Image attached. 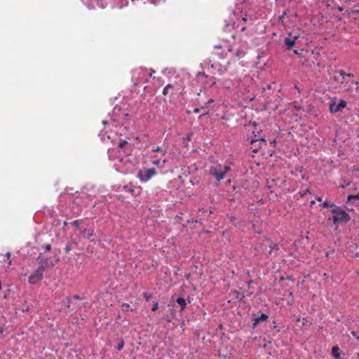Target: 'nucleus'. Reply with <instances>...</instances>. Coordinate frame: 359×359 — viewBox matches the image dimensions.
<instances>
[{
	"label": "nucleus",
	"instance_id": "obj_1",
	"mask_svg": "<svg viewBox=\"0 0 359 359\" xmlns=\"http://www.w3.org/2000/svg\"><path fill=\"white\" fill-rule=\"evenodd\" d=\"M337 73L339 76H334L333 79L340 83V87L349 93H357L359 83L353 79V74L346 73L342 69L339 70Z\"/></svg>",
	"mask_w": 359,
	"mask_h": 359
},
{
	"label": "nucleus",
	"instance_id": "obj_50",
	"mask_svg": "<svg viewBox=\"0 0 359 359\" xmlns=\"http://www.w3.org/2000/svg\"><path fill=\"white\" fill-rule=\"evenodd\" d=\"M130 191L131 192H133V191H134V190H133V189H130Z\"/></svg>",
	"mask_w": 359,
	"mask_h": 359
},
{
	"label": "nucleus",
	"instance_id": "obj_35",
	"mask_svg": "<svg viewBox=\"0 0 359 359\" xmlns=\"http://www.w3.org/2000/svg\"><path fill=\"white\" fill-rule=\"evenodd\" d=\"M201 111V109L199 108H196L194 109V113H199Z\"/></svg>",
	"mask_w": 359,
	"mask_h": 359
},
{
	"label": "nucleus",
	"instance_id": "obj_39",
	"mask_svg": "<svg viewBox=\"0 0 359 359\" xmlns=\"http://www.w3.org/2000/svg\"><path fill=\"white\" fill-rule=\"evenodd\" d=\"M73 298H74V299H80L79 296V295H77V294H74V295L73 296Z\"/></svg>",
	"mask_w": 359,
	"mask_h": 359
},
{
	"label": "nucleus",
	"instance_id": "obj_45",
	"mask_svg": "<svg viewBox=\"0 0 359 359\" xmlns=\"http://www.w3.org/2000/svg\"><path fill=\"white\" fill-rule=\"evenodd\" d=\"M255 147H256V149H254L253 151H257V145H255Z\"/></svg>",
	"mask_w": 359,
	"mask_h": 359
},
{
	"label": "nucleus",
	"instance_id": "obj_8",
	"mask_svg": "<svg viewBox=\"0 0 359 359\" xmlns=\"http://www.w3.org/2000/svg\"><path fill=\"white\" fill-rule=\"evenodd\" d=\"M346 102L341 100L338 104H336V98L334 97L329 104V109L331 113H337L341 111L346 107Z\"/></svg>",
	"mask_w": 359,
	"mask_h": 359
},
{
	"label": "nucleus",
	"instance_id": "obj_33",
	"mask_svg": "<svg viewBox=\"0 0 359 359\" xmlns=\"http://www.w3.org/2000/svg\"><path fill=\"white\" fill-rule=\"evenodd\" d=\"M350 184H351V182H346H346H344V184H342V185L341 186V188L347 187H348Z\"/></svg>",
	"mask_w": 359,
	"mask_h": 359
},
{
	"label": "nucleus",
	"instance_id": "obj_48",
	"mask_svg": "<svg viewBox=\"0 0 359 359\" xmlns=\"http://www.w3.org/2000/svg\"><path fill=\"white\" fill-rule=\"evenodd\" d=\"M339 11H342V10H343V8H342L341 7H339Z\"/></svg>",
	"mask_w": 359,
	"mask_h": 359
},
{
	"label": "nucleus",
	"instance_id": "obj_31",
	"mask_svg": "<svg viewBox=\"0 0 359 359\" xmlns=\"http://www.w3.org/2000/svg\"><path fill=\"white\" fill-rule=\"evenodd\" d=\"M73 226H74L77 229L79 228V220H74L72 222Z\"/></svg>",
	"mask_w": 359,
	"mask_h": 359
},
{
	"label": "nucleus",
	"instance_id": "obj_38",
	"mask_svg": "<svg viewBox=\"0 0 359 359\" xmlns=\"http://www.w3.org/2000/svg\"><path fill=\"white\" fill-rule=\"evenodd\" d=\"M4 327H0V335L4 333Z\"/></svg>",
	"mask_w": 359,
	"mask_h": 359
},
{
	"label": "nucleus",
	"instance_id": "obj_2",
	"mask_svg": "<svg viewBox=\"0 0 359 359\" xmlns=\"http://www.w3.org/2000/svg\"><path fill=\"white\" fill-rule=\"evenodd\" d=\"M230 170V167L222 164H215L210 166L209 173L213 176L217 182L223 180L226 172Z\"/></svg>",
	"mask_w": 359,
	"mask_h": 359
},
{
	"label": "nucleus",
	"instance_id": "obj_34",
	"mask_svg": "<svg viewBox=\"0 0 359 359\" xmlns=\"http://www.w3.org/2000/svg\"><path fill=\"white\" fill-rule=\"evenodd\" d=\"M4 318L3 315H0V325H4V323L3 322Z\"/></svg>",
	"mask_w": 359,
	"mask_h": 359
},
{
	"label": "nucleus",
	"instance_id": "obj_19",
	"mask_svg": "<svg viewBox=\"0 0 359 359\" xmlns=\"http://www.w3.org/2000/svg\"><path fill=\"white\" fill-rule=\"evenodd\" d=\"M320 206H322L323 208H327L329 207L334 208V206H337V205L334 203H331L328 201H325L320 205Z\"/></svg>",
	"mask_w": 359,
	"mask_h": 359
},
{
	"label": "nucleus",
	"instance_id": "obj_21",
	"mask_svg": "<svg viewBox=\"0 0 359 359\" xmlns=\"http://www.w3.org/2000/svg\"><path fill=\"white\" fill-rule=\"evenodd\" d=\"M152 151L154 152H159L161 154V155L164 156L165 154V151H164L161 147H154Z\"/></svg>",
	"mask_w": 359,
	"mask_h": 359
},
{
	"label": "nucleus",
	"instance_id": "obj_9",
	"mask_svg": "<svg viewBox=\"0 0 359 359\" xmlns=\"http://www.w3.org/2000/svg\"><path fill=\"white\" fill-rule=\"evenodd\" d=\"M44 271L45 269L39 266L29 277V283L30 284H35L39 280H41L43 278Z\"/></svg>",
	"mask_w": 359,
	"mask_h": 359
},
{
	"label": "nucleus",
	"instance_id": "obj_41",
	"mask_svg": "<svg viewBox=\"0 0 359 359\" xmlns=\"http://www.w3.org/2000/svg\"><path fill=\"white\" fill-rule=\"evenodd\" d=\"M316 200H317L318 201H323V198H322V197L318 196V197H317V198H316Z\"/></svg>",
	"mask_w": 359,
	"mask_h": 359
},
{
	"label": "nucleus",
	"instance_id": "obj_36",
	"mask_svg": "<svg viewBox=\"0 0 359 359\" xmlns=\"http://www.w3.org/2000/svg\"><path fill=\"white\" fill-rule=\"evenodd\" d=\"M351 334H352V335H353V337H355L356 339H359V336H357V335H356V333H355V332H351Z\"/></svg>",
	"mask_w": 359,
	"mask_h": 359
},
{
	"label": "nucleus",
	"instance_id": "obj_20",
	"mask_svg": "<svg viewBox=\"0 0 359 359\" xmlns=\"http://www.w3.org/2000/svg\"><path fill=\"white\" fill-rule=\"evenodd\" d=\"M83 233V236L88 239H90V237L93 235V231H88L86 229H84Z\"/></svg>",
	"mask_w": 359,
	"mask_h": 359
},
{
	"label": "nucleus",
	"instance_id": "obj_16",
	"mask_svg": "<svg viewBox=\"0 0 359 359\" xmlns=\"http://www.w3.org/2000/svg\"><path fill=\"white\" fill-rule=\"evenodd\" d=\"M177 303L181 306V310H184L187 306L186 301L182 297H178L176 299Z\"/></svg>",
	"mask_w": 359,
	"mask_h": 359
},
{
	"label": "nucleus",
	"instance_id": "obj_25",
	"mask_svg": "<svg viewBox=\"0 0 359 359\" xmlns=\"http://www.w3.org/2000/svg\"><path fill=\"white\" fill-rule=\"evenodd\" d=\"M63 305L69 308L70 306V299L69 298H67L65 300H64Z\"/></svg>",
	"mask_w": 359,
	"mask_h": 359
},
{
	"label": "nucleus",
	"instance_id": "obj_11",
	"mask_svg": "<svg viewBox=\"0 0 359 359\" xmlns=\"http://www.w3.org/2000/svg\"><path fill=\"white\" fill-rule=\"evenodd\" d=\"M359 200V192L355 195H348L346 201V208L348 210H353L352 206L355 203V201Z\"/></svg>",
	"mask_w": 359,
	"mask_h": 359
},
{
	"label": "nucleus",
	"instance_id": "obj_3",
	"mask_svg": "<svg viewBox=\"0 0 359 359\" xmlns=\"http://www.w3.org/2000/svg\"><path fill=\"white\" fill-rule=\"evenodd\" d=\"M154 71H151L149 73V76H151L152 73ZM147 69L142 67L134 69L132 71V81L135 86H137L141 82L147 81Z\"/></svg>",
	"mask_w": 359,
	"mask_h": 359
},
{
	"label": "nucleus",
	"instance_id": "obj_17",
	"mask_svg": "<svg viewBox=\"0 0 359 359\" xmlns=\"http://www.w3.org/2000/svg\"><path fill=\"white\" fill-rule=\"evenodd\" d=\"M245 53L243 50H242L241 48H239L238 49L235 54H234V57L236 60H239L240 58H241L242 57H243L245 55Z\"/></svg>",
	"mask_w": 359,
	"mask_h": 359
},
{
	"label": "nucleus",
	"instance_id": "obj_4",
	"mask_svg": "<svg viewBox=\"0 0 359 359\" xmlns=\"http://www.w3.org/2000/svg\"><path fill=\"white\" fill-rule=\"evenodd\" d=\"M331 212L333 215V222L335 224L340 223L346 224L351 219L350 215L339 206H334V208H332Z\"/></svg>",
	"mask_w": 359,
	"mask_h": 359
},
{
	"label": "nucleus",
	"instance_id": "obj_24",
	"mask_svg": "<svg viewBox=\"0 0 359 359\" xmlns=\"http://www.w3.org/2000/svg\"><path fill=\"white\" fill-rule=\"evenodd\" d=\"M144 297L145 298L146 301L148 302L151 299L152 296H151V294L145 292V293H144Z\"/></svg>",
	"mask_w": 359,
	"mask_h": 359
},
{
	"label": "nucleus",
	"instance_id": "obj_18",
	"mask_svg": "<svg viewBox=\"0 0 359 359\" xmlns=\"http://www.w3.org/2000/svg\"><path fill=\"white\" fill-rule=\"evenodd\" d=\"M173 88V86L171 84H168L163 90V94L164 95H167L170 90Z\"/></svg>",
	"mask_w": 359,
	"mask_h": 359
},
{
	"label": "nucleus",
	"instance_id": "obj_15",
	"mask_svg": "<svg viewBox=\"0 0 359 359\" xmlns=\"http://www.w3.org/2000/svg\"><path fill=\"white\" fill-rule=\"evenodd\" d=\"M332 354L333 355L334 359H340V349L338 346H333L332 348Z\"/></svg>",
	"mask_w": 359,
	"mask_h": 359
},
{
	"label": "nucleus",
	"instance_id": "obj_5",
	"mask_svg": "<svg viewBox=\"0 0 359 359\" xmlns=\"http://www.w3.org/2000/svg\"><path fill=\"white\" fill-rule=\"evenodd\" d=\"M59 259L56 257H48L47 256L40 253L38 257V262L39 266L46 270L47 268H50L53 266L56 263H57Z\"/></svg>",
	"mask_w": 359,
	"mask_h": 359
},
{
	"label": "nucleus",
	"instance_id": "obj_40",
	"mask_svg": "<svg viewBox=\"0 0 359 359\" xmlns=\"http://www.w3.org/2000/svg\"><path fill=\"white\" fill-rule=\"evenodd\" d=\"M6 257H7L8 259H10V257H11V253H10V252H6Z\"/></svg>",
	"mask_w": 359,
	"mask_h": 359
},
{
	"label": "nucleus",
	"instance_id": "obj_29",
	"mask_svg": "<svg viewBox=\"0 0 359 359\" xmlns=\"http://www.w3.org/2000/svg\"><path fill=\"white\" fill-rule=\"evenodd\" d=\"M158 309V302H154L153 306L151 308V310L153 311H156Z\"/></svg>",
	"mask_w": 359,
	"mask_h": 359
},
{
	"label": "nucleus",
	"instance_id": "obj_12",
	"mask_svg": "<svg viewBox=\"0 0 359 359\" xmlns=\"http://www.w3.org/2000/svg\"><path fill=\"white\" fill-rule=\"evenodd\" d=\"M299 39V36L295 35L293 36L292 39L291 38H285V46H287V48L288 50H291L294 44H295V41Z\"/></svg>",
	"mask_w": 359,
	"mask_h": 359
},
{
	"label": "nucleus",
	"instance_id": "obj_23",
	"mask_svg": "<svg viewBox=\"0 0 359 359\" xmlns=\"http://www.w3.org/2000/svg\"><path fill=\"white\" fill-rule=\"evenodd\" d=\"M128 144V142L126 140H122L118 143V148L122 149L123 148L126 144Z\"/></svg>",
	"mask_w": 359,
	"mask_h": 359
},
{
	"label": "nucleus",
	"instance_id": "obj_46",
	"mask_svg": "<svg viewBox=\"0 0 359 359\" xmlns=\"http://www.w3.org/2000/svg\"><path fill=\"white\" fill-rule=\"evenodd\" d=\"M314 203H315V201H311V205L314 204Z\"/></svg>",
	"mask_w": 359,
	"mask_h": 359
},
{
	"label": "nucleus",
	"instance_id": "obj_52",
	"mask_svg": "<svg viewBox=\"0 0 359 359\" xmlns=\"http://www.w3.org/2000/svg\"><path fill=\"white\" fill-rule=\"evenodd\" d=\"M349 1V0H344V1H345V2H347V1Z\"/></svg>",
	"mask_w": 359,
	"mask_h": 359
},
{
	"label": "nucleus",
	"instance_id": "obj_49",
	"mask_svg": "<svg viewBox=\"0 0 359 359\" xmlns=\"http://www.w3.org/2000/svg\"><path fill=\"white\" fill-rule=\"evenodd\" d=\"M305 194H301V197H303L304 196Z\"/></svg>",
	"mask_w": 359,
	"mask_h": 359
},
{
	"label": "nucleus",
	"instance_id": "obj_7",
	"mask_svg": "<svg viewBox=\"0 0 359 359\" xmlns=\"http://www.w3.org/2000/svg\"><path fill=\"white\" fill-rule=\"evenodd\" d=\"M264 245L269 247V250L266 248L265 249V254L267 256L274 257L277 255V252L278 251L279 248L276 243H273L269 239H265Z\"/></svg>",
	"mask_w": 359,
	"mask_h": 359
},
{
	"label": "nucleus",
	"instance_id": "obj_26",
	"mask_svg": "<svg viewBox=\"0 0 359 359\" xmlns=\"http://www.w3.org/2000/svg\"><path fill=\"white\" fill-rule=\"evenodd\" d=\"M124 346V341L122 340L118 344V346H117V349L118 351H121Z\"/></svg>",
	"mask_w": 359,
	"mask_h": 359
},
{
	"label": "nucleus",
	"instance_id": "obj_30",
	"mask_svg": "<svg viewBox=\"0 0 359 359\" xmlns=\"http://www.w3.org/2000/svg\"><path fill=\"white\" fill-rule=\"evenodd\" d=\"M43 248L46 252H48L51 250V245L50 244H46Z\"/></svg>",
	"mask_w": 359,
	"mask_h": 359
},
{
	"label": "nucleus",
	"instance_id": "obj_10",
	"mask_svg": "<svg viewBox=\"0 0 359 359\" xmlns=\"http://www.w3.org/2000/svg\"><path fill=\"white\" fill-rule=\"evenodd\" d=\"M196 79H197V81L201 83H203V84H206L208 83V79H210V85L211 86H213L216 83V81H215V79L213 78V77H210L209 78V76L205 74L204 72H198L197 74H196Z\"/></svg>",
	"mask_w": 359,
	"mask_h": 359
},
{
	"label": "nucleus",
	"instance_id": "obj_51",
	"mask_svg": "<svg viewBox=\"0 0 359 359\" xmlns=\"http://www.w3.org/2000/svg\"><path fill=\"white\" fill-rule=\"evenodd\" d=\"M297 322L300 321V318H297Z\"/></svg>",
	"mask_w": 359,
	"mask_h": 359
},
{
	"label": "nucleus",
	"instance_id": "obj_14",
	"mask_svg": "<svg viewBox=\"0 0 359 359\" xmlns=\"http://www.w3.org/2000/svg\"><path fill=\"white\" fill-rule=\"evenodd\" d=\"M268 318V315L265 313H262L260 316L255 318L253 320V327H256L259 323L266 321Z\"/></svg>",
	"mask_w": 359,
	"mask_h": 359
},
{
	"label": "nucleus",
	"instance_id": "obj_47",
	"mask_svg": "<svg viewBox=\"0 0 359 359\" xmlns=\"http://www.w3.org/2000/svg\"><path fill=\"white\" fill-rule=\"evenodd\" d=\"M1 281L0 280V290H1Z\"/></svg>",
	"mask_w": 359,
	"mask_h": 359
},
{
	"label": "nucleus",
	"instance_id": "obj_28",
	"mask_svg": "<svg viewBox=\"0 0 359 359\" xmlns=\"http://www.w3.org/2000/svg\"><path fill=\"white\" fill-rule=\"evenodd\" d=\"M129 306H130V305L127 303H123L121 305L123 311H127L128 309L129 308Z\"/></svg>",
	"mask_w": 359,
	"mask_h": 359
},
{
	"label": "nucleus",
	"instance_id": "obj_42",
	"mask_svg": "<svg viewBox=\"0 0 359 359\" xmlns=\"http://www.w3.org/2000/svg\"><path fill=\"white\" fill-rule=\"evenodd\" d=\"M302 320H303V324H305L306 323H307V322H308V320H306V318H304L302 319Z\"/></svg>",
	"mask_w": 359,
	"mask_h": 359
},
{
	"label": "nucleus",
	"instance_id": "obj_37",
	"mask_svg": "<svg viewBox=\"0 0 359 359\" xmlns=\"http://www.w3.org/2000/svg\"><path fill=\"white\" fill-rule=\"evenodd\" d=\"M356 7H359V5L355 6V9L353 10V12L359 13V10L356 9Z\"/></svg>",
	"mask_w": 359,
	"mask_h": 359
},
{
	"label": "nucleus",
	"instance_id": "obj_22",
	"mask_svg": "<svg viewBox=\"0 0 359 359\" xmlns=\"http://www.w3.org/2000/svg\"><path fill=\"white\" fill-rule=\"evenodd\" d=\"M228 217L234 226H237L238 224L239 223V221L236 217H235L233 216H230Z\"/></svg>",
	"mask_w": 359,
	"mask_h": 359
},
{
	"label": "nucleus",
	"instance_id": "obj_6",
	"mask_svg": "<svg viewBox=\"0 0 359 359\" xmlns=\"http://www.w3.org/2000/svg\"><path fill=\"white\" fill-rule=\"evenodd\" d=\"M156 175V171L154 168H144L139 171L137 176L141 182H146Z\"/></svg>",
	"mask_w": 359,
	"mask_h": 359
},
{
	"label": "nucleus",
	"instance_id": "obj_27",
	"mask_svg": "<svg viewBox=\"0 0 359 359\" xmlns=\"http://www.w3.org/2000/svg\"><path fill=\"white\" fill-rule=\"evenodd\" d=\"M259 140L260 141H265L264 138V137H260L259 140H252L250 141V143L252 145H254L255 144H256Z\"/></svg>",
	"mask_w": 359,
	"mask_h": 359
},
{
	"label": "nucleus",
	"instance_id": "obj_13",
	"mask_svg": "<svg viewBox=\"0 0 359 359\" xmlns=\"http://www.w3.org/2000/svg\"><path fill=\"white\" fill-rule=\"evenodd\" d=\"M152 161L151 163L153 165L159 167V168H163L165 166V164L166 163V160L161 161V159L158 158L157 156L155 155L154 156H151Z\"/></svg>",
	"mask_w": 359,
	"mask_h": 359
},
{
	"label": "nucleus",
	"instance_id": "obj_43",
	"mask_svg": "<svg viewBox=\"0 0 359 359\" xmlns=\"http://www.w3.org/2000/svg\"><path fill=\"white\" fill-rule=\"evenodd\" d=\"M286 15V12H284L283 15L280 17V19H282L284 18V16Z\"/></svg>",
	"mask_w": 359,
	"mask_h": 359
},
{
	"label": "nucleus",
	"instance_id": "obj_32",
	"mask_svg": "<svg viewBox=\"0 0 359 359\" xmlns=\"http://www.w3.org/2000/svg\"><path fill=\"white\" fill-rule=\"evenodd\" d=\"M65 252L68 253L71 251V248L69 245H66L65 248Z\"/></svg>",
	"mask_w": 359,
	"mask_h": 359
},
{
	"label": "nucleus",
	"instance_id": "obj_44",
	"mask_svg": "<svg viewBox=\"0 0 359 359\" xmlns=\"http://www.w3.org/2000/svg\"><path fill=\"white\" fill-rule=\"evenodd\" d=\"M355 357L356 359H359V353H355Z\"/></svg>",
	"mask_w": 359,
	"mask_h": 359
}]
</instances>
